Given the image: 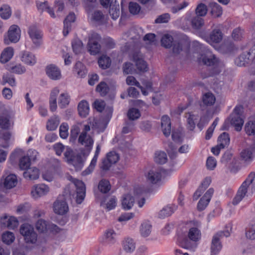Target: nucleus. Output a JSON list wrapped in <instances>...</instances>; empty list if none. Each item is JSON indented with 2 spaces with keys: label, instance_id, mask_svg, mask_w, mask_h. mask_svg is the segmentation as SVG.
I'll return each instance as SVG.
<instances>
[{
  "label": "nucleus",
  "instance_id": "423d86ee",
  "mask_svg": "<svg viewBox=\"0 0 255 255\" xmlns=\"http://www.w3.org/2000/svg\"><path fill=\"white\" fill-rule=\"evenodd\" d=\"M20 157L19 159L18 166L21 170H26L29 168L31 161L29 159L23 155V151L21 149H15L10 155L9 160L11 164L15 163L17 158Z\"/></svg>",
  "mask_w": 255,
  "mask_h": 255
},
{
  "label": "nucleus",
  "instance_id": "bf43d9fd",
  "mask_svg": "<svg viewBox=\"0 0 255 255\" xmlns=\"http://www.w3.org/2000/svg\"><path fill=\"white\" fill-rule=\"evenodd\" d=\"M109 88L107 84L104 82H101L96 88V91L102 96H105L109 92Z\"/></svg>",
  "mask_w": 255,
  "mask_h": 255
},
{
  "label": "nucleus",
  "instance_id": "a211bd4d",
  "mask_svg": "<svg viewBox=\"0 0 255 255\" xmlns=\"http://www.w3.org/2000/svg\"><path fill=\"white\" fill-rule=\"evenodd\" d=\"M35 227L36 230L41 233H43L47 230L56 232H58L59 230V228L56 225L48 223L42 219H39L37 221Z\"/></svg>",
  "mask_w": 255,
  "mask_h": 255
},
{
  "label": "nucleus",
  "instance_id": "4468645a",
  "mask_svg": "<svg viewBox=\"0 0 255 255\" xmlns=\"http://www.w3.org/2000/svg\"><path fill=\"white\" fill-rule=\"evenodd\" d=\"M20 29L17 25H11L7 32V38L4 39V43L8 45L10 42H17L20 38Z\"/></svg>",
  "mask_w": 255,
  "mask_h": 255
},
{
  "label": "nucleus",
  "instance_id": "864d4df0",
  "mask_svg": "<svg viewBox=\"0 0 255 255\" xmlns=\"http://www.w3.org/2000/svg\"><path fill=\"white\" fill-rule=\"evenodd\" d=\"M167 157L165 152L158 151L155 153L154 161L159 164H164L166 162Z\"/></svg>",
  "mask_w": 255,
  "mask_h": 255
},
{
  "label": "nucleus",
  "instance_id": "20e7f679",
  "mask_svg": "<svg viewBox=\"0 0 255 255\" xmlns=\"http://www.w3.org/2000/svg\"><path fill=\"white\" fill-rule=\"evenodd\" d=\"M243 107L241 105L236 106L231 114L229 120L231 124L234 126L237 131H240L244 123L243 115Z\"/></svg>",
  "mask_w": 255,
  "mask_h": 255
},
{
  "label": "nucleus",
  "instance_id": "ea45409f",
  "mask_svg": "<svg viewBox=\"0 0 255 255\" xmlns=\"http://www.w3.org/2000/svg\"><path fill=\"white\" fill-rule=\"evenodd\" d=\"M176 207L175 205H168L161 210L158 216L160 218H164L170 216L176 210Z\"/></svg>",
  "mask_w": 255,
  "mask_h": 255
},
{
  "label": "nucleus",
  "instance_id": "473e14b6",
  "mask_svg": "<svg viewBox=\"0 0 255 255\" xmlns=\"http://www.w3.org/2000/svg\"><path fill=\"white\" fill-rule=\"evenodd\" d=\"M89 105L85 100L81 101L78 105V111L79 116L82 118H86L89 113Z\"/></svg>",
  "mask_w": 255,
  "mask_h": 255
},
{
  "label": "nucleus",
  "instance_id": "393cba45",
  "mask_svg": "<svg viewBox=\"0 0 255 255\" xmlns=\"http://www.w3.org/2000/svg\"><path fill=\"white\" fill-rule=\"evenodd\" d=\"M133 60L135 63L137 69L141 72L147 71V67L145 62L143 60L142 55L139 53H135L133 55Z\"/></svg>",
  "mask_w": 255,
  "mask_h": 255
},
{
  "label": "nucleus",
  "instance_id": "5701e85b",
  "mask_svg": "<svg viewBox=\"0 0 255 255\" xmlns=\"http://www.w3.org/2000/svg\"><path fill=\"white\" fill-rule=\"evenodd\" d=\"M221 161L230 168L232 165L237 164V159L233 156L231 151H227L223 155Z\"/></svg>",
  "mask_w": 255,
  "mask_h": 255
},
{
  "label": "nucleus",
  "instance_id": "79ce46f5",
  "mask_svg": "<svg viewBox=\"0 0 255 255\" xmlns=\"http://www.w3.org/2000/svg\"><path fill=\"white\" fill-rule=\"evenodd\" d=\"M109 13L113 19H117L120 16V10L119 3L116 1L114 3H111L110 5Z\"/></svg>",
  "mask_w": 255,
  "mask_h": 255
},
{
  "label": "nucleus",
  "instance_id": "f704fd0d",
  "mask_svg": "<svg viewBox=\"0 0 255 255\" xmlns=\"http://www.w3.org/2000/svg\"><path fill=\"white\" fill-rule=\"evenodd\" d=\"M117 234L113 229L106 230L104 236V242L105 244H113L116 241Z\"/></svg>",
  "mask_w": 255,
  "mask_h": 255
},
{
  "label": "nucleus",
  "instance_id": "6e6552de",
  "mask_svg": "<svg viewBox=\"0 0 255 255\" xmlns=\"http://www.w3.org/2000/svg\"><path fill=\"white\" fill-rule=\"evenodd\" d=\"M202 61L205 65L213 66L216 74L220 73L221 69L224 67L223 62L211 53H208L207 55L203 56Z\"/></svg>",
  "mask_w": 255,
  "mask_h": 255
},
{
  "label": "nucleus",
  "instance_id": "338daca9",
  "mask_svg": "<svg viewBox=\"0 0 255 255\" xmlns=\"http://www.w3.org/2000/svg\"><path fill=\"white\" fill-rule=\"evenodd\" d=\"M128 116L130 120H134L139 118L140 114L138 109L131 108L128 110Z\"/></svg>",
  "mask_w": 255,
  "mask_h": 255
},
{
  "label": "nucleus",
  "instance_id": "2f4dec72",
  "mask_svg": "<svg viewBox=\"0 0 255 255\" xmlns=\"http://www.w3.org/2000/svg\"><path fill=\"white\" fill-rule=\"evenodd\" d=\"M21 61L28 65H34L36 63V58L34 54L28 52L24 51L21 57Z\"/></svg>",
  "mask_w": 255,
  "mask_h": 255
},
{
  "label": "nucleus",
  "instance_id": "c9c22d12",
  "mask_svg": "<svg viewBox=\"0 0 255 255\" xmlns=\"http://www.w3.org/2000/svg\"><path fill=\"white\" fill-rule=\"evenodd\" d=\"M13 53L14 50L13 48L11 47L5 48L1 54L0 61L2 63L7 62L13 57Z\"/></svg>",
  "mask_w": 255,
  "mask_h": 255
},
{
  "label": "nucleus",
  "instance_id": "774afa93",
  "mask_svg": "<svg viewBox=\"0 0 255 255\" xmlns=\"http://www.w3.org/2000/svg\"><path fill=\"white\" fill-rule=\"evenodd\" d=\"M246 235L247 238L249 239H255V223L249 226L246 231Z\"/></svg>",
  "mask_w": 255,
  "mask_h": 255
},
{
  "label": "nucleus",
  "instance_id": "c756f323",
  "mask_svg": "<svg viewBox=\"0 0 255 255\" xmlns=\"http://www.w3.org/2000/svg\"><path fill=\"white\" fill-rule=\"evenodd\" d=\"M23 176L25 178L30 180H36L39 177V170L35 167H29L23 172Z\"/></svg>",
  "mask_w": 255,
  "mask_h": 255
},
{
  "label": "nucleus",
  "instance_id": "49530a36",
  "mask_svg": "<svg viewBox=\"0 0 255 255\" xmlns=\"http://www.w3.org/2000/svg\"><path fill=\"white\" fill-rule=\"evenodd\" d=\"M191 24L194 29H199L204 25V21L201 16L196 15L192 18Z\"/></svg>",
  "mask_w": 255,
  "mask_h": 255
},
{
  "label": "nucleus",
  "instance_id": "13d9d810",
  "mask_svg": "<svg viewBox=\"0 0 255 255\" xmlns=\"http://www.w3.org/2000/svg\"><path fill=\"white\" fill-rule=\"evenodd\" d=\"M15 239L14 234L10 232H6L2 235V242L7 245L11 244Z\"/></svg>",
  "mask_w": 255,
  "mask_h": 255
},
{
  "label": "nucleus",
  "instance_id": "aec40b11",
  "mask_svg": "<svg viewBox=\"0 0 255 255\" xmlns=\"http://www.w3.org/2000/svg\"><path fill=\"white\" fill-rule=\"evenodd\" d=\"M89 18L90 21L98 25L103 24L106 21V18L103 12L99 10H95L89 12Z\"/></svg>",
  "mask_w": 255,
  "mask_h": 255
},
{
  "label": "nucleus",
  "instance_id": "09e8293b",
  "mask_svg": "<svg viewBox=\"0 0 255 255\" xmlns=\"http://www.w3.org/2000/svg\"><path fill=\"white\" fill-rule=\"evenodd\" d=\"M188 237L193 241H197L201 238V233L197 227L191 228L188 232Z\"/></svg>",
  "mask_w": 255,
  "mask_h": 255
},
{
  "label": "nucleus",
  "instance_id": "9d476101",
  "mask_svg": "<svg viewBox=\"0 0 255 255\" xmlns=\"http://www.w3.org/2000/svg\"><path fill=\"white\" fill-rule=\"evenodd\" d=\"M221 25H218L214 28L209 35L204 36V40L212 46L220 43L223 38V33L221 30Z\"/></svg>",
  "mask_w": 255,
  "mask_h": 255
},
{
  "label": "nucleus",
  "instance_id": "7ed1b4c3",
  "mask_svg": "<svg viewBox=\"0 0 255 255\" xmlns=\"http://www.w3.org/2000/svg\"><path fill=\"white\" fill-rule=\"evenodd\" d=\"M20 233L24 237V240L27 244L41 246L46 244L47 241L44 237H37L36 233L31 225L25 224L21 226Z\"/></svg>",
  "mask_w": 255,
  "mask_h": 255
},
{
  "label": "nucleus",
  "instance_id": "8fccbe9b",
  "mask_svg": "<svg viewBox=\"0 0 255 255\" xmlns=\"http://www.w3.org/2000/svg\"><path fill=\"white\" fill-rule=\"evenodd\" d=\"M11 14V11L9 5L3 4L0 7V16L2 19H8Z\"/></svg>",
  "mask_w": 255,
  "mask_h": 255
},
{
  "label": "nucleus",
  "instance_id": "69168bd1",
  "mask_svg": "<svg viewBox=\"0 0 255 255\" xmlns=\"http://www.w3.org/2000/svg\"><path fill=\"white\" fill-rule=\"evenodd\" d=\"M245 130L248 135L255 134V122L250 121L245 126Z\"/></svg>",
  "mask_w": 255,
  "mask_h": 255
},
{
  "label": "nucleus",
  "instance_id": "cd10ccee",
  "mask_svg": "<svg viewBox=\"0 0 255 255\" xmlns=\"http://www.w3.org/2000/svg\"><path fill=\"white\" fill-rule=\"evenodd\" d=\"M161 126L164 135L167 137L171 133V122L168 116L164 115L161 119Z\"/></svg>",
  "mask_w": 255,
  "mask_h": 255
},
{
  "label": "nucleus",
  "instance_id": "603ef678",
  "mask_svg": "<svg viewBox=\"0 0 255 255\" xmlns=\"http://www.w3.org/2000/svg\"><path fill=\"white\" fill-rule=\"evenodd\" d=\"M9 116L6 114L0 115V127L2 129H8L10 126Z\"/></svg>",
  "mask_w": 255,
  "mask_h": 255
},
{
  "label": "nucleus",
  "instance_id": "4d7b16f0",
  "mask_svg": "<svg viewBox=\"0 0 255 255\" xmlns=\"http://www.w3.org/2000/svg\"><path fill=\"white\" fill-rule=\"evenodd\" d=\"M98 189L103 193L109 192L111 189V185L109 181L105 179L101 180L99 183Z\"/></svg>",
  "mask_w": 255,
  "mask_h": 255
},
{
  "label": "nucleus",
  "instance_id": "bb28decb",
  "mask_svg": "<svg viewBox=\"0 0 255 255\" xmlns=\"http://www.w3.org/2000/svg\"><path fill=\"white\" fill-rule=\"evenodd\" d=\"M85 124L82 123H77L71 126L70 135V141L74 142L77 139L78 136L80 135L81 130H83Z\"/></svg>",
  "mask_w": 255,
  "mask_h": 255
},
{
  "label": "nucleus",
  "instance_id": "052dcab7",
  "mask_svg": "<svg viewBox=\"0 0 255 255\" xmlns=\"http://www.w3.org/2000/svg\"><path fill=\"white\" fill-rule=\"evenodd\" d=\"M161 45L165 48H169L173 42V37L169 34H164L161 39Z\"/></svg>",
  "mask_w": 255,
  "mask_h": 255
},
{
  "label": "nucleus",
  "instance_id": "9b49d317",
  "mask_svg": "<svg viewBox=\"0 0 255 255\" xmlns=\"http://www.w3.org/2000/svg\"><path fill=\"white\" fill-rule=\"evenodd\" d=\"M66 151L64 152V155L66 157L69 159V163L71 164L76 171H79L81 170L84 165V160L80 155H71V149L66 147Z\"/></svg>",
  "mask_w": 255,
  "mask_h": 255
},
{
  "label": "nucleus",
  "instance_id": "4c0bfd02",
  "mask_svg": "<svg viewBox=\"0 0 255 255\" xmlns=\"http://www.w3.org/2000/svg\"><path fill=\"white\" fill-rule=\"evenodd\" d=\"M123 249L127 253H132L135 249V243L131 238H126L123 242Z\"/></svg>",
  "mask_w": 255,
  "mask_h": 255
},
{
  "label": "nucleus",
  "instance_id": "72a5a7b5",
  "mask_svg": "<svg viewBox=\"0 0 255 255\" xmlns=\"http://www.w3.org/2000/svg\"><path fill=\"white\" fill-rule=\"evenodd\" d=\"M152 226L149 221H143L140 226L139 233L142 237L146 238L149 236L151 232Z\"/></svg>",
  "mask_w": 255,
  "mask_h": 255
},
{
  "label": "nucleus",
  "instance_id": "a878e982",
  "mask_svg": "<svg viewBox=\"0 0 255 255\" xmlns=\"http://www.w3.org/2000/svg\"><path fill=\"white\" fill-rule=\"evenodd\" d=\"M101 151V146L98 144L97 145L96 149L95 152L94 156L93 158V159L91 160V162L90 163V165L89 167L82 172L83 175H87L91 173L94 170L95 167L96 165L97 159L98 156L99 155V153Z\"/></svg>",
  "mask_w": 255,
  "mask_h": 255
},
{
  "label": "nucleus",
  "instance_id": "37998d69",
  "mask_svg": "<svg viewBox=\"0 0 255 255\" xmlns=\"http://www.w3.org/2000/svg\"><path fill=\"white\" fill-rule=\"evenodd\" d=\"M59 124V119L57 116H53L48 120L46 125V128L48 130H55Z\"/></svg>",
  "mask_w": 255,
  "mask_h": 255
},
{
  "label": "nucleus",
  "instance_id": "6e6d98bb",
  "mask_svg": "<svg viewBox=\"0 0 255 255\" xmlns=\"http://www.w3.org/2000/svg\"><path fill=\"white\" fill-rule=\"evenodd\" d=\"M99 66L103 69H106L110 67L111 65L110 58L106 55H102L98 60Z\"/></svg>",
  "mask_w": 255,
  "mask_h": 255
},
{
  "label": "nucleus",
  "instance_id": "0e129e2a",
  "mask_svg": "<svg viewBox=\"0 0 255 255\" xmlns=\"http://www.w3.org/2000/svg\"><path fill=\"white\" fill-rule=\"evenodd\" d=\"M8 83L11 86H15L16 82L14 77L11 75H4L2 77V85Z\"/></svg>",
  "mask_w": 255,
  "mask_h": 255
},
{
  "label": "nucleus",
  "instance_id": "f257e3e1",
  "mask_svg": "<svg viewBox=\"0 0 255 255\" xmlns=\"http://www.w3.org/2000/svg\"><path fill=\"white\" fill-rule=\"evenodd\" d=\"M107 123L104 120H99L97 121L94 119L89 118L88 120L87 123L83 126V130L80 134L78 138V142L82 145L87 148L88 153L91 150L94 143L93 138L87 134L92 128H96L99 131H103L106 128Z\"/></svg>",
  "mask_w": 255,
  "mask_h": 255
},
{
  "label": "nucleus",
  "instance_id": "e433bc0d",
  "mask_svg": "<svg viewBox=\"0 0 255 255\" xmlns=\"http://www.w3.org/2000/svg\"><path fill=\"white\" fill-rule=\"evenodd\" d=\"M134 199L130 194H126L123 196L122 200L123 208L125 210H129L133 206Z\"/></svg>",
  "mask_w": 255,
  "mask_h": 255
},
{
  "label": "nucleus",
  "instance_id": "ddd939ff",
  "mask_svg": "<svg viewBox=\"0 0 255 255\" xmlns=\"http://www.w3.org/2000/svg\"><path fill=\"white\" fill-rule=\"evenodd\" d=\"M68 179L72 182L76 188V202L80 204L85 196L86 188L85 184L82 181L75 179L70 176L68 177Z\"/></svg>",
  "mask_w": 255,
  "mask_h": 255
},
{
  "label": "nucleus",
  "instance_id": "a18cd8bd",
  "mask_svg": "<svg viewBox=\"0 0 255 255\" xmlns=\"http://www.w3.org/2000/svg\"><path fill=\"white\" fill-rule=\"evenodd\" d=\"M218 144L220 148H224L227 146L230 143V137L229 134L226 132H223L218 137Z\"/></svg>",
  "mask_w": 255,
  "mask_h": 255
},
{
  "label": "nucleus",
  "instance_id": "3c124183",
  "mask_svg": "<svg viewBox=\"0 0 255 255\" xmlns=\"http://www.w3.org/2000/svg\"><path fill=\"white\" fill-rule=\"evenodd\" d=\"M177 242L178 245L183 248L186 249L192 248L191 242L185 237H178Z\"/></svg>",
  "mask_w": 255,
  "mask_h": 255
},
{
  "label": "nucleus",
  "instance_id": "dca6fc26",
  "mask_svg": "<svg viewBox=\"0 0 255 255\" xmlns=\"http://www.w3.org/2000/svg\"><path fill=\"white\" fill-rule=\"evenodd\" d=\"M50 191L49 186L44 183L37 184L33 185L31 190L32 197L35 199H38L46 195Z\"/></svg>",
  "mask_w": 255,
  "mask_h": 255
},
{
  "label": "nucleus",
  "instance_id": "680f3d73",
  "mask_svg": "<svg viewBox=\"0 0 255 255\" xmlns=\"http://www.w3.org/2000/svg\"><path fill=\"white\" fill-rule=\"evenodd\" d=\"M207 11V6L205 4L201 3L196 8L195 13L196 15L202 17L206 15Z\"/></svg>",
  "mask_w": 255,
  "mask_h": 255
},
{
  "label": "nucleus",
  "instance_id": "f3484780",
  "mask_svg": "<svg viewBox=\"0 0 255 255\" xmlns=\"http://www.w3.org/2000/svg\"><path fill=\"white\" fill-rule=\"evenodd\" d=\"M17 183L16 176L13 174L3 175L0 181V186L5 189H11L15 187Z\"/></svg>",
  "mask_w": 255,
  "mask_h": 255
},
{
  "label": "nucleus",
  "instance_id": "7c9ffc66",
  "mask_svg": "<svg viewBox=\"0 0 255 255\" xmlns=\"http://www.w3.org/2000/svg\"><path fill=\"white\" fill-rule=\"evenodd\" d=\"M0 222L4 226L7 227L9 229H14L18 225V222L16 218L12 216L9 217L4 216L1 219Z\"/></svg>",
  "mask_w": 255,
  "mask_h": 255
},
{
  "label": "nucleus",
  "instance_id": "f8f14e48",
  "mask_svg": "<svg viewBox=\"0 0 255 255\" xmlns=\"http://www.w3.org/2000/svg\"><path fill=\"white\" fill-rule=\"evenodd\" d=\"M144 176L148 183L153 185L157 184L161 181L162 174L159 168L152 167L145 172Z\"/></svg>",
  "mask_w": 255,
  "mask_h": 255
},
{
  "label": "nucleus",
  "instance_id": "b1692460",
  "mask_svg": "<svg viewBox=\"0 0 255 255\" xmlns=\"http://www.w3.org/2000/svg\"><path fill=\"white\" fill-rule=\"evenodd\" d=\"M254 147L253 146L246 148L243 150L240 153L242 160L248 164L250 163L254 158Z\"/></svg>",
  "mask_w": 255,
  "mask_h": 255
},
{
  "label": "nucleus",
  "instance_id": "1a4fd4ad",
  "mask_svg": "<svg viewBox=\"0 0 255 255\" xmlns=\"http://www.w3.org/2000/svg\"><path fill=\"white\" fill-rule=\"evenodd\" d=\"M101 40L100 35L97 33L93 32L89 35L88 49L91 55H95L100 52L101 50L100 42Z\"/></svg>",
  "mask_w": 255,
  "mask_h": 255
},
{
  "label": "nucleus",
  "instance_id": "a19ab883",
  "mask_svg": "<svg viewBox=\"0 0 255 255\" xmlns=\"http://www.w3.org/2000/svg\"><path fill=\"white\" fill-rule=\"evenodd\" d=\"M185 117L187 119V127L190 130H192L195 127V121L198 119V116L193 113H186Z\"/></svg>",
  "mask_w": 255,
  "mask_h": 255
},
{
  "label": "nucleus",
  "instance_id": "58836bf2",
  "mask_svg": "<svg viewBox=\"0 0 255 255\" xmlns=\"http://www.w3.org/2000/svg\"><path fill=\"white\" fill-rule=\"evenodd\" d=\"M211 8V13L214 17L220 16L222 14V8L221 6L215 2H211L209 4Z\"/></svg>",
  "mask_w": 255,
  "mask_h": 255
},
{
  "label": "nucleus",
  "instance_id": "f03ea898",
  "mask_svg": "<svg viewBox=\"0 0 255 255\" xmlns=\"http://www.w3.org/2000/svg\"><path fill=\"white\" fill-rule=\"evenodd\" d=\"M255 192V172H251L238 189L233 199V204L238 205L245 197L252 196Z\"/></svg>",
  "mask_w": 255,
  "mask_h": 255
},
{
  "label": "nucleus",
  "instance_id": "c03bdc74",
  "mask_svg": "<svg viewBox=\"0 0 255 255\" xmlns=\"http://www.w3.org/2000/svg\"><path fill=\"white\" fill-rule=\"evenodd\" d=\"M202 101L205 105L211 106L215 103L216 98L212 93L208 92L203 96Z\"/></svg>",
  "mask_w": 255,
  "mask_h": 255
},
{
  "label": "nucleus",
  "instance_id": "2eb2a0df",
  "mask_svg": "<svg viewBox=\"0 0 255 255\" xmlns=\"http://www.w3.org/2000/svg\"><path fill=\"white\" fill-rule=\"evenodd\" d=\"M53 209L54 212L58 215H63L67 213L69 210L68 205L63 196H59L53 203Z\"/></svg>",
  "mask_w": 255,
  "mask_h": 255
},
{
  "label": "nucleus",
  "instance_id": "e2e57ef3",
  "mask_svg": "<svg viewBox=\"0 0 255 255\" xmlns=\"http://www.w3.org/2000/svg\"><path fill=\"white\" fill-rule=\"evenodd\" d=\"M72 45L73 51L76 54L81 52L83 48V43L81 40L77 38L74 39L72 42Z\"/></svg>",
  "mask_w": 255,
  "mask_h": 255
},
{
  "label": "nucleus",
  "instance_id": "6ab92c4d",
  "mask_svg": "<svg viewBox=\"0 0 255 255\" xmlns=\"http://www.w3.org/2000/svg\"><path fill=\"white\" fill-rule=\"evenodd\" d=\"M36 6L39 11L42 12L45 11L52 18H55L57 17V15L55 13L53 8L50 6L47 1L37 0L36 1Z\"/></svg>",
  "mask_w": 255,
  "mask_h": 255
},
{
  "label": "nucleus",
  "instance_id": "5fc2aeb1",
  "mask_svg": "<svg viewBox=\"0 0 255 255\" xmlns=\"http://www.w3.org/2000/svg\"><path fill=\"white\" fill-rule=\"evenodd\" d=\"M117 201V199L115 197H111L107 200L106 203H102L101 205L108 211H110L116 207Z\"/></svg>",
  "mask_w": 255,
  "mask_h": 255
},
{
  "label": "nucleus",
  "instance_id": "4be33fe9",
  "mask_svg": "<svg viewBox=\"0 0 255 255\" xmlns=\"http://www.w3.org/2000/svg\"><path fill=\"white\" fill-rule=\"evenodd\" d=\"M213 193L214 190L212 188H210L206 192L197 204V209L199 211H202L206 208L211 200Z\"/></svg>",
  "mask_w": 255,
  "mask_h": 255
},
{
  "label": "nucleus",
  "instance_id": "412c9836",
  "mask_svg": "<svg viewBox=\"0 0 255 255\" xmlns=\"http://www.w3.org/2000/svg\"><path fill=\"white\" fill-rule=\"evenodd\" d=\"M46 73L48 77L53 80H58L61 78L60 70L54 64H50L46 67Z\"/></svg>",
  "mask_w": 255,
  "mask_h": 255
},
{
  "label": "nucleus",
  "instance_id": "c85d7f7f",
  "mask_svg": "<svg viewBox=\"0 0 255 255\" xmlns=\"http://www.w3.org/2000/svg\"><path fill=\"white\" fill-rule=\"evenodd\" d=\"M59 93V90L57 87L53 88L50 93L49 98L50 110L54 112L57 109V96Z\"/></svg>",
  "mask_w": 255,
  "mask_h": 255
},
{
  "label": "nucleus",
  "instance_id": "39448f33",
  "mask_svg": "<svg viewBox=\"0 0 255 255\" xmlns=\"http://www.w3.org/2000/svg\"><path fill=\"white\" fill-rule=\"evenodd\" d=\"M230 235V232L229 230L220 231L215 234L212 238L210 250V255H217L219 254L222 248V245L220 240L224 237H228Z\"/></svg>",
  "mask_w": 255,
  "mask_h": 255
},
{
  "label": "nucleus",
  "instance_id": "0eeeda50",
  "mask_svg": "<svg viewBox=\"0 0 255 255\" xmlns=\"http://www.w3.org/2000/svg\"><path fill=\"white\" fill-rule=\"evenodd\" d=\"M27 33L34 48H38L42 43L43 33L42 31L35 25L29 26Z\"/></svg>",
  "mask_w": 255,
  "mask_h": 255
},
{
  "label": "nucleus",
  "instance_id": "de8ad7c7",
  "mask_svg": "<svg viewBox=\"0 0 255 255\" xmlns=\"http://www.w3.org/2000/svg\"><path fill=\"white\" fill-rule=\"evenodd\" d=\"M70 102V96L67 93L60 94L58 98V105L61 108H64L68 105Z\"/></svg>",
  "mask_w": 255,
  "mask_h": 255
}]
</instances>
